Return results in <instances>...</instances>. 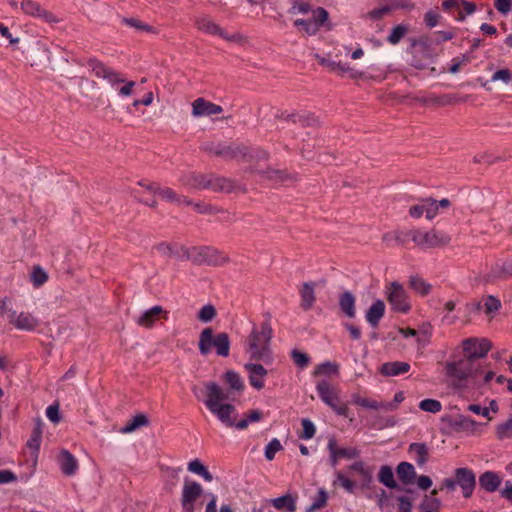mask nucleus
Listing matches in <instances>:
<instances>
[{"instance_id": "obj_52", "label": "nucleus", "mask_w": 512, "mask_h": 512, "mask_svg": "<svg viewBox=\"0 0 512 512\" xmlns=\"http://www.w3.org/2000/svg\"><path fill=\"white\" fill-rule=\"evenodd\" d=\"M349 469L352 472L359 474L363 482L371 481V472L365 467L362 461L355 462L349 467Z\"/></svg>"}, {"instance_id": "obj_33", "label": "nucleus", "mask_w": 512, "mask_h": 512, "mask_svg": "<svg viewBox=\"0 0 512 512\" xmlns=\"http://www.w3.org/2000/svg\"><path fill=\"white\" fill-rule=\"evenodd\" d=\"M208 181V189H211L215 192H230L233 189L232 181L224 177L208 174Z\"/></svg>"}, {"instance_id": "obj_50", "label": "nucleus", "mask_w": 512, "mask_h": 512, "mask_svg": "<svg viewBox=\"0 0 512 512\" xmlns=\"http://www.w3.org/2000/svg\"><path fill=\"white\" fill-rule=\"evenodd\" d=\"M361 406L362 407H365V408H369V409H374V410H377V409H385V410H388V411H393L396 409V405L394 403H379L375 400H369L367 398H364L363 401L361 402Z\"/></svg>"}, {"instance_id": "obj_4", "label": "nucleus", "mask_w": 512, "mask_h": 512, "mask_svg": "<svg viewBox=\"0 0 512 512\" xmlns=\"http://www.w3.org/2000/svg\"><path fill=\"white\" fill-rule=\"evenodd\" d=\"M87 64L96 77L106 80L112 88L117 89L120 97H129L133 94L136 86L134 81L125 79L122 74L97 59H89Z\"/></svg>"}, {"instance_id": "obj_54", "label": "nucleus", "mask_w": 512, "mask_h": 512, "mask_svg": "<svg viewBox=\"0 0 512 512\" xmlns=\"http://www.w3.org/2000/svg\"><path fill=\"white\" fill-rule=\"evenodd\" d=\"M282 449H283V447H282L280 441L276 438L272 439L265 447L266 459L269 461L273 460L276 453Z\"/></svg>"}, {"instance_id": "obj_53", "label": "nucleus", "mask_w": 512, "mask_h": 512, "mask_svg": "<svg viewBox=\"0 0 512 512\" xmlns=\"http://www.w3.org/2000/svg\"><path fill=\"white\" fill-rule=\"evenodd\" d=\"M48 279L47 273L39 266L34 267L31 274V281L35 287L42 286Z\"/></svg>"}, {"instance_id": "obj_60", "label": "nucleus", "mask_w": 512, "mask_h": 512, "mask_svg": "<svg viewBox=\"0 0 512 512\" xmlns=\"http://www.w3.org/2000/svg\"><path fill=\"white\" fill-rule=\"evenodd\" d=\"M391 11H392V7L386 5L381 8H377V9H373V10L369 11L366 14V17L373 19V20H378V19H381L383 16L387 15L388 13H390Z\"/></svg>"}, {"instance_id": "obj_21", "label": "nucleus", "mask_w": 512, "mask_h": 512, "mask_svg": "<svg viewBox=\"0 0 512 512\" xmlns=\"http://www.w3.org/2000/svg\"><path fill=\"white\" fill-rule=\"evenodd\" d=\"M244 368L248 372V379L250 385L260 390L265 385V378L268 374V371L261 365L257 363H246Z\"/></svg>"}, {"instance_id": "obj_61", "label": "nucleus", "mask_w": 512, "mask_h": 512, "mask_svg": "<svg viewBox=\"0 0 512 512\" xmlns=\"http://www.w3.org/2000/svg\"><path fill=\"white\" fill-rule=\"evenodd\" d=\"M512 79V73L509 69H500L496 71L492 77V81H503L504 83H509Z\"/></svg>"}, {"instance_id": "obj_48", "label": "nucleus", "mask_w": 512, "mask_h": 512, "mask_svg": "<svg viewBox=\"0 0 512 512\" xmlns=\"http://www.w3.org/2000/svg\"><path fill=\"white\" fill-rule=\"evenodd\" d=\"M379 481L389 488L397 486L394 480V474L390 467L382 466L379 472Z\"/></svg>"}, {"instance_id": "obj_26", "label": "nucleus", "mask_w": 512, "mask_h": 512, "mask_svg": "<svg viewBox=\"0 0 512 512\" xmlns=\"http://www.w3.org/2000/svg\"><path fill=\"white\" fill-rule=\"evenodd\" d=\"M315 288V282H305L300 288V307L305 311L311 309L316 302Z\"/></svg>"}, {"instance_id": "obj_10", "label": "nucleus", "mask_w": 512, "mask_h": 512, "mask_svg": "<svg viewBox=\"0 0 512 512\" xmlns=\"http://www.w3.org/2000/svg\"><path fill=\"white\" fill-rule=\"evenodd\" d=\"M386 296L393 310L401 313H407L410 310L411 305L406 291L399 282L394 281L387 287Z\"/></svg>"}, {"instance_id": "obj_39", "label": "nucleus", "mask_w": 512, "mask_h": 512, "mask_svg": "<svg viewBox=\"0 0 512 512\" xmlns=\"http://www.w3.org/2000/svg\"><path fill=\"white\" fill-rule=\"evenodd\" d=\"M409 453L418 465H424L428 460V448L424 443H412L409 446Z\"/></svg>"}, {"instance_id": "obj_24", "label": "nucleus", "mask_w": 512, "mask_h": 512, "mask_svg": "<svg viewBox=\"0 0 512 512\" xmlns=\"http://www.w3.org/2000/svg\"><path fill=\"white\" fill-rule=\"evenodd\" d=\"M258 174L262 178L280 184H288L296 180V175L288 173L285 170H278L273 168H267L266 170L258 171Z\"/></svg>"}, {"instance_id": "obj_45", "label": "nucleus", "mask_w": 512, "mask_h": 512, "mask_svg": "<svg viewBox=\"0 0 512 512\" xmlns=\"http://www.w3.org/2000/svg\"><path fill=\"white\" fill-rule=\"evenodd\" d=\"M217 315L216 308L212 304L204 305L197 314V319L202 323L211 322Z\"/></svg>"}, {"instance_id": "obj_6", "label": "nucleus", "mask_w": 512, "mask_h": 512, "mask_svg": "<svg viewBox=\"0 0 512 512\" xmlns=\"http://www.w3.org/2000/svg\"><path fill=\"white\" fill-rule=\"evenodd\" d=\"M412 242L416 247L426 250L435 248H444L451 242L449 234L437 229L423 231L421 229H412Z\"/></svg>"}, {"instance_id": "obj_29", "label": "nucleus", "mask_w": 512, "mask_h": 512, "mask_svg": "<svg viewBox=\"0 0 512 512\" xmlns=\"http://www.w3.org/2000/svg\"><path fill=\"white\" fill-rule=\"evenodd\" d=\"M157 193L159 196L170 203H174L176 205H191L192 201L186 196L180 195L176 193L172 188H157Z\"/></svg>"}, {"instance_id": "obj_40", "label": "nucleus", "mask_w": 512, "mask_h": 512, "mask_svg": "<svg viewBox=\"0 0 512 512\" xmlns=\"http://www.w3.org/2000/svg\"><path fill=\"white\" fill-rule=\"evenodd\" d=\"M188 470L192 473L200 475L205 481L211 482L213 480L212 474L198 459L192 460L188 463Z\"/></svg>"}, {"instance_id": "obj_44", "label": "nucleus", "mask_w": 512, "mask_h": 512, "mask_svg": "<svg viewBox=\"0 0 512 512\" xmlns=\"http://www.w3.org/2000/svg\"><path fill=\"white\" fill-rule=\"evenodd\" d=\"M42 425H43V423H42L41 419H37L35 421V426H34L32 435L27 442V445L30 448H34L36 450L39 449L40 443H41V438H42Z\"/></svg>"}, {"instance_id": "obj_30", "label": "nucleus", "mask_w": 512, "mask_h": 512, "mask_svg": "<svg viewBox=\"0 0 512 512\" xmlns=\"http://www.w3.org/2000/svg\"><path fill=\"white\" fill-rule=\"evenodd\" d=\"M410 370V364L407 362L401 361H393L384 363L380 372L385 376H397L400 374H405Z\"/></svg>"}, {"instance_id": "obj_15", "label": "nucleus", "mask_w": 512, "mask_h": 512, "mask_svg": "<svg viewBox=\"0 0 512 512\" xmlns=\"http://www.w3.org/2000/svg\"><path fill=\"white\" fill-rule=\"evenodd\" d=\"M20 8L26 15L38 17L47 23H57L59 20L51 12L45 10L41 5L33 0H22Z\"/></svg>"}, {"instance_id": "obj_27", "label": "nucleus", "mask_w": 512, "mask_h": 512, "mask_svg": "<svg viewBox=\"0 0 512 512\" xmlns=\"http://www.w3.org/2000/svg\"><path fill=\"white\" fill-rule=\"evenodd\" d=\"M162 313H166L162 306L156 305L152 308L144 311L140 316L137 317V325L144 328H151Z\"/></svg>"}, {"instance_id": "obj_62", "label": "nucleus", "mask_w": 512, "mask_h": 512, "mask_svg": "<svg viewBox=\"0 0 512 512\" xmlns=\"http://www.w3.org/2000/svg\"><path fill=\"white\" fill-rule=\"evenodd\" d=\"M440 18V14L433 10H430L425 14L424 21L429 28H433L438 24Z\"/></svg>"}, {"instance_id": "obj_55", "label": "nucleus", "mask_w": 512, "mask_h": 512, "mask_svg": "<svg viewBox=\"0 0 512 512\" xmlns=\"http://www.w3.org/2000/svg\"><path fill=\"white\" fill-rule=\"evenodd\" d=\"M302 428L299 438L304 440L311 439L316 432L315 425L309 419H302Z\"/></svg>"}, {"instance_id": "obj_18", "label": "nucleus", "mask_w": 512, "mask_h": 512, "mask_svg": "<svg viewBox=\"0 0 512 512\" xmlns=\"http://www.w3.org/2000/svg\"><path fill=\"white\" fill-rule=\"evenodd\" d=\"M222 111V106L214 104L202 97L192 102V115L195 118L220 114Z\"/></svg>"}, {"instance_id": "obj_13", "label": "nucleus", "mask_w": 512, "mask_h": 512, "mask_svg": "<svg viewBox=\"0 0 512 512\" xmlns=\"http://www.w3.org/2000/svg\"><path fill=\"white\" fill-rule=\"evenodd\" d=\"M442 421L446 422L449 427L457 433L466 432L469 434H474L479 427V423L471 419L470 417L464 416L462 414L452 416H443Z\"/></svg>"}, {"instance_id": "obj_51", "label": "nucleus", "mask_w": 512, "mask_h": 512, "mask_svg": "<svg viewBox=\"0 0 512 512\" xmlns=\"http://www.w3.org/2000/svg\"><path fill=\"white\" fill-rule=\"evenodd\" d=\"M333 70L340 71L341 73H348L352 79L361 78L363 73L350 67L348 64L330 63Z\"/></svg>"}, {"instance_id": "obj_47", "label": "nucleus", "mask_w": 512, "mask_h": 512, "mask_svg": "<svg viewBox=\"0 0 512 512\" xmlns=\"http://www.w3.org/2000/svg\"><path fill=\"white\" fill-rule=\"evenodd\" d=\"M407 32L408 27L406 25L399 24L395 26L387 37L388 43H390L391 45L398 44L401 41V39L406 35Z\"/></svg>"}, {"instance_id": "obj_46", "label": "nucleus", "mask_w": 512, "mask_h": 512, "mask_svg": "<svg viewBox=\"0 0 512 512\" xmlns=\"http://www.w3.org/2000/svg\"><path fill=\"white\" fill-rule=\"evenodd\" d=\"M501 307L500 299L494 295H488L483 299V308L486 314L496 313Z\"/></svg>"}, {"instance_id": "obj_42", "label": "nucleus", "mask_w": 512, "mask_h": 512, "mask_svg": "<svg viewBox=\"0 0 512 512\" xmlns=\"http://www.w3.org/2000/svg\"><path fill=\"white\" fill-rule=\"evenodd\" d=\"M410 287L421 295H427L431 290V285L419 276H411L409 280Z\"/></svg>"}, {"instance_id": "obj_34", "label": "nucleus", "mask_w": 512, "mask_h": 512, "mask_svg": "<svg viewBox=\"0 0 512 512\" xmlns=\"http://www.w3.org/2000/svg\"><path fill=\"white\" fill-rule=\"evenodd\" d=\"M149 425V419L148 417L143 414L139 413L135 415L131 420H129L123 427L120 428V433L122 434H129L137 429L148 426Z\"/></svg>"}, {"instance_id": "obj_8", "label": "nucleus", "mask_w": 512, "mask_h": 512, "mask_svg": "<svg viewBox=\"0 0 512 512\" xmlns=\"http://www.w3.org/2000/svg\"><path fill=\"white\" fill-rule=\"evenodd\" d=\"M203 149L206 152H209L215 156L222 157L226 160L246 159L247 157H253L246 146L239 144L226 145L223 143L210 142L204 144Z\"/></svg>"}, {"instance_id": "obj_16", "label": "nucleus", "mask_w": 512, "mask_h": 512, "mask_svg": "<svg viewBox=\"0 0 512 512\" xmlns=\"http://www.w3.org/2000/svg\"><path fill=\"white\" fill-rule=\"evenodd\" d=\"M154 249L162 256L170 259L183 261L189 258V249L178 243L161 242L155 245Z\"/></svg>"}, {"instance_id": "obj_14", "label": "nucleus", "mask_w": 512, "mask_h": 512, "mask_svg": "<svg viewBox=\"0 0 512 512\" xmlns=\"http://www.w3.org/2000/svg\"><path fill=\"white\" fill-rule=\"evenodd\" d=\"M9 323L18 330L32 331L39 325V320L30 312L9 311Z\"/></svg>"}, {"instance_id": "obj_38", "label": "nucleus", "mask_w": 512, "mask_h": 512, "mask_svg": "<svg viewBox=\"0 0 512 512\" xmlns=\"http://www.w3.org/2000/svg\"><path fill=\"white\" fill-rule=\"evenodd\" d=\"M271 504L277 510H285L287 512L296 511V500L293 496L287 494L271 500Z\"/></svg>"}, {"instance_id": "obj_31", "label": "nucleus", "mask_w": 512, "mask_h": 512, "mask_svg": "<svg viewBox=\"0 0 512 512\" xmlns=\"http://www.w3.org/2000/svg\"><path fill=\"white\" fill-rule=\"evenodd\" d=\"M384 312H385L384 302L382 300L375 301L366 313L367 322L371 326L377 327L379 324V321L381 320V318L384 315Z\"/></svg>"}, {"instance_id": "obj_5", "label": "nucleus", "mask_w": 512, "mask_h": 512, "mask_svg": "<svg viewBox=\"0 0 512 512\" xmlns=\"http://www.w3.org/2000/svg\"><path fill=\"white\" fill-rule=\"evenodd\" d=\"M198 348L203 356H207L214 348L218 356L227 357L230 352L229 335L225 332L214 334L211 327H206L200 332Z\"/></svg>"}, {"instance_id": "obj_11", "label": "nucleus", "mask_w": 512, "mask_h": 512, "mask_svg": "<svg viewBox=\"0 0 512 512\" xmlns=\"http://www.w3.org/2000/svg\"><path fill=\"white\" fill-rule=\"evenodd\" d=\"M322 402L338 416L348 417L349 408L341 399L338 390L322 383Z\"/></svg>"}, {"instance_id": "obj_58", "label": "nucleus", "mask_w": 512, "mask_h": 512, "mask_svg": "<svg viewBox=\"0 0 512 512\" xmlns=\"http://www.w3.org/2000/svg\"><path fill=\"white\" fill-rule=\"evenodd\" d=\"M291 357L294 363L300 368H305L309 364L308 356L298 350H292Z\"/></svg>"}, {"instance_id": "obj_3", "label": "nucleus", "mask_w": 512, "mask_h": 512, "mask_svg": "<svg viewBox=\"0 0 512 512\" xmlns=\"http://www.w3.org/2000/svg\"><path fill=\"white\" fill-rule=\"evenodd\" d=\"M273 336V330L269 321H264L260 329L253 327L251 333L246 339L245 351L250 359L256 361H266L270 359V342Z\"/></svg>"}, {"instance_id": "obj_49", "label": "nucleus", "mask_w": 512, "mask_h": 512, "mask_svg": "<svg viewBox=\"0 0 512 512\" xmlns=\"http://www.w3.org/2000/svg\"><path fill=\"white\" fill-rule=\"evenodd\" d=\"M419 408L422 411L436 414L442 410V404L436 399H424L419 403Z\"/></svg>"}, {"instance_id": "obj_2", "label": "nucleus", "mask_w": 512, "mask_h": 512, "mask_svg": "<svg viewBox=\"0 0 512 512\" xmlns=\"http://www.w3.org/2000/svg\"><path fill=\"white\" fill-rule=\"evenodd\" d=\"M204 389V404L207 409L227 427H235L238 430H244L250 423L259 422L264 417L262 411L255 409L249 411L243 419L237 421V411L235 406L228 403H222L223 401L230 399L228 391L215 382L204 383Z\"/></svg>"}, {"instance_id": "obj_41", "label": "nucleus", "mask_w": 512, "mask_h": 512, "mask_svg": "<svg viewBox=\"0 0 512 512\" xmlns=\"http://www.w3.org/2000/svg\"><path fill=\"white\" fill-rule=\"evenodd\" d=\"M493 377L494 373L492 371H485L483 367L482 371L478 373V384L473 383V381L469 379L466 383V387L458 390L462 395H466L468 393L469 384H472L474 387H481L483 384L488 383Z\"/></svg>"}, {"instance_id": "obj_56", "label": "nucleus", "mask_w": 512, "mask_h": 512, "mask_svg": "<svg viewBox=\"0 0 512 512\" xmlns=\"http://www.w3.org/2000/svg\"><path fill=\"white\" fill-rule=\"evenodd\" d=\"M314 10L315 9H312L311 5L308 2L294 0L291 8L289 9V13L290 14H296V13L307 14L309 12L313 13Z\"/></svg>"}, {"instance_id": "obj_23", "label": "nucleus", "mask_w": 512, "mask_h": 512, "mask_svg": "<svg viewBox=\"0 0 512 512\" xmlns=\"http://www.w3.org/2000/svg\"><path fill=\"white\" fill-rule=\"evenodd\" d=\"M382 243L387 246L391 247L394 245L405 247L409 240H412V229L404 231V230H393L386 232L382 235Z\"/></svg>"}, {"instance_id": "obj_12", "label": "nucleus", "mask_w": 512, "mask_h": 512, "mask_svg": "<svg viewBox=\"0 0 512 512\" xmlns=\"http://www.w3.org/2000/svg\"><path fill=\"white\" fill-rule=\"evenodd\" d=\"M455 483L462 489L465 498H470L476 486V475L469 468H457L454 471Z\"/></svg>"}, {"instance_id": "obj_28", "label": "nucleus", "mask_w": 512, "mask_h": 512, "mask_svg": "<svg viewBox=\"0 0 512 512\" xmlns=\"http://www.w3.org/2000/svg\"><path fill=\"white\" fill-rule=\"evenodd\" d=\"M501 483V477L493 471H486L479 477L480 487L487 492H495L498 490Z\"/></svg>"}, {"instance_id": "obj_25", "label": "nucleus", "mask_w": 512, "mask_h": 512, "mask_svg": "<svg viewBox=\"0 0 512 512\" xmlns=\"http://www.w3.org/2000/svg\"><path fill=\"white\" fill-rule=\"evenodd\" d=\"M57 461L63 474L72 476L76 473L78 469L77 459L68 450H61Z\"/></svg>"}, {"instance_id": "obj_64", "label": "nucleus", "mask_w": 512, "mask_h": 512, "mask_svg": "<svg viewBox=\"0 0 512 512\" xmlns=\"http://www.w3.org/2000/svg\"><path fill=\"white\" fill-rule=\"evenodd\" d=\"M339 373V364L336 362H325L322 363V374L325 375H337Z\"/></svg>"}, {"instance_id": "obj_1", "label": "nucleus", "mask_w": 512, "mask_h": 512, "mask_svg": "<svg viewBox=\"0 0 512 512\" xmlns=\"http://www.w3.org/2000/svg\"><path fill=\"white\" fill-rule=\"evenodd\" d=\"M463 358L447 362L445 372L456 389H464L469 379L478 384V373L482 371L483 359L492 348L486 338H467L462 342Z\"/></svg>"}, {"instance_id": "obj_32", "label": "nucleus", "mask_w": 512, "mask_h": 512, "mask_svg": "<svg viewBox=\"0 0 512 512\" xmlns=\"http://www.w3.org/2000/svg\"><path fill=\"white\" fill-rule=\"evenodd\" d=\"M339 307L347 317L354 318L356 315L354 295L349 291L342 293L339 297Z\"/></svg>"}, {"instance_id": "obj_22", "label": "nucleus", "mask_w": 512, "mask_h": 512, "mask_svg": "<svg viewBox=\"0 0 512 512\" xmlns=\"http://www.w3.org/2000/svg\"><path fill=\"white\" fill-rule=\"evenodd\" d=\"M202 493L203 488L198 482L185 480L180 499L181 505H195Z\"/></svg>"}, {"instance_id": "obj_7", "label": "nucleus", "mask_w": 512, "mask_h": 512, "mask_svg": "<svg viewBox=\"0 0 512 512\" xmlns=\"http://www.w3.org/2000/svg\"><path fill=\"white\" fill-rule=\"evenodd\" d=\"M188 254L189 258L187 260H190L197 265L222 266L229 262V257L227 255L208 246L189 249Z\"/></svg>"}, {"instance_id": "obj_63", "label": "nucleus", "mask_w": 512, "mask_h": 512, "mask_svg": "<svg viewBox=\"0 0 512 512\" xmlns=\"http://www.w3.org/2000/svg\"><path fill=\"white\" fill-rule=\"evenodd\" d=\"M337 481L348 492H353L354 482L347 478L342 472H336Z\"/></svg>"}, {"instance_id": "obj_17", "label": "nucleus", "mask_w": 512, "mask_h": 512, "mask_svg": "<svg viewBox=\"0 0 512 512\" xmlns=\"http://www.w3.org/2000/svg\"><path fill=\"white\" fill-rule=\"evenodd\" d=\"M437 213V201L431 198L422 199L418 204L411 206L409 209V215L415 219H418L425 214L426 218L431 220L436 216Z\"/></svg>"}, {"instance_id": "obj_19", "label": "nucleus", "mask_w": 512, "mask_h": 512, "mask_svg": "<svg viewBox=\"0 0 512 512\" xmlns=\"http://www.w3.org/2000/svg\"><path fill=\"white\" fill-rule=\"evenodd\" d=\"M178 181L185 187L194 190L208 189V174L197 172H185L180 175Z\"/></svg>"}, {"instance_id": "obj_37", "label": "nucleus", "mask_w": 512, "mask_h": 512, "mask_svg": "<svg viewBox=\"0 0 512 512\" xmlns=\"http://www.w3.org/2000/svg\"><path fill=\"white\" fill-rule=\"evenodd\" d=\"M437 494L438 490L434 489L431 491L430 496H425L420 504V512H439L441 502L435 497Z\"/></svg>"}, {"instance_id": "obj_9", "label": "nucleus", "mask_w": 512, "mask_h": 512, "mask_svg": "<svg viewBox=\"0 0 512 512\" xmlns=\"http://www.w3.org/2000/svg\"><path fill=\"white\" fill-rule=\"evenodd\" d=\"M328 462L332 467H336L342 459L352 460L360 455V451L355 447H344L334 436H329L327 441Z\"/></svg>"}, {"instance_id": "obj_43", "label": "nucleus", "mask_w": 512, "mask_h": 512, "mask_svg": "<svg viewBox=\"0 0 512 512\" xmlns=\"http://www.w3.org/2000/svg\"><path fill=\"white\" fill-rule=\"evenodd\" d=\"M225 382L230 386V389L233 391H242L244 388L243 381L240 375L234 371H227L224 374Z\"/></svg>"}, {"instance_id": "obj_59", "label": "nucleus", "mask_w": 512, "mask_h": 512, "mask_svg": "<svg viewBox=\"0 0 512 512\" xmlns=\"http://www.w3.org/2000/svg\"><path fill=\"white\" fill-rule=\"evenodd\" d=\"M46 416L48 419L57 424L61 420L60 412H59V404L55 403L47 407L46 409Z\"/></svg>"}, {"instance_id": "obj_36", "label": "nucleus", "mask_w": 512, "mask_h": 512, "mask_svg": "<svg viewBox=\"0 0 512 512\" xmlns=\"http://www.w3.org/2000/svg\"><path fill=\"white\" fill-rule=\"evenodd\" d=\"M397 474L399 479L405 484L414 483L416 472L412 464L408 462H401L397 467Z\"/></svg>"}, {"instance_id": "obj_57", "label": "nucleus", "mask_w": 512, "mask_h": 512, "mask_svg": "<svg viewBox=\"0 0 512 512\" xmlns=\"http://www.w3.org/2000/svg\"><path fill=\"white\" fill-rule=\"evenodd\" d=\"M496 434L499 439L512 437V417L506 422L501 423L496 428Z\"/></svg>"}, {"instance_id": "obj_20", "label": "nucleus", "mask_w": 512, "mask_h": 512, "mask_svg": "<svg viewBox=\"0 0 512 512\" xmlns=\"http://www.w3.org/2000/svg\"><path fill=\"white\" fill-rule=\"evenodd\" d=\"M294 25L298 31L307 36H314L320 30V8L313 11V16L309 19H296Z\"/></svg>"}, {"instance_id": "obj_35", "label": "nucleus", "mask_w": 512, "mask_h": 512, "mask_svg": "<svg viewBox=\"0 0 512 512\" xmlns=\"http://www.w3.org/2000/svg\"><path fill=\"white\" fill-rule=\"evenodd\" d=\"M195 25L200 31L211 35L219 36L222 29L218 24H216L212 19H210L207 16H201L196 18Z\"/></svg>"}]
</instances>
